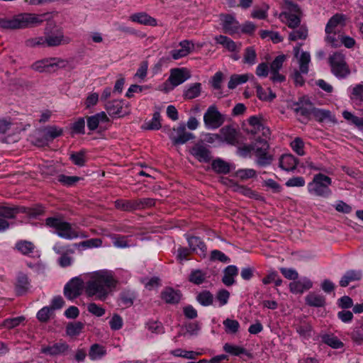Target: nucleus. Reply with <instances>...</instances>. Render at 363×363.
I'll return each mask as SVG.
<instances>
[{
  "instance_id": "45",
  "label": "nucleus",
  "mask_w": 363,
  "mask_h": 363,
  "mask_svg": "<svg viewBox=\"0 0 363 363\" xmlns=\"http://www.w3.org/2000/svg\"><path fill=\"white\" fill-rule=\"evenodd\" d=\"M196 301L203 306H208L213 302V294L207 290H204L199 293L196 296Z\"/></svg>"
},
{
  "instance_id": "55",
  "label": "nucleus",
  "mask_w": 363,
  "mask_h": 363,
  "mask_svg": "<svg viewBox=\"0 0 363 363\" xmlns=\"http://www.w3.org/2000/svg\"><path fill=\"white\" fill-rule=\"evenodd\" d=\"M146 328L149 331L155 334H162L164 332L162 324L157 320H149L146 323Z\"/></svg>"
},
{
  "instance_id": "53",
  "label": "nucleus",
  "mask_w": 363,
  "mask_h": 363,
  "mask_svg": "<svg viewBox=\"0 0 363 363\" xmlns=\"http://www.w3.org/2000/svg\"><path fill=\"white\" fill-rule=\"evenodd\" d=\"M342 116L345 120L351 122L359 129H363V118L357 117L347 111L342 112Z\"/></svg>"
},
{
  "instance_id": "2",
  "label": "nucleus",
  "mask_w": 363,
  "mask_h": 363,
  "mask_svg": "<svg viewBox=\"0 0 363 363\" xmlns=\"http://www.w3.org/2000/svg\"><path fill=\"white\" fill-rule=\"evenodd\" d=\"M43 15L22 13L12 18H0V28L4 29H24L40 25L43 23Z\"/></svg>"
},
{
  "instance_id": "59",
  "label": "nucleus",
  "mask_w": 363,
  "mask_h": 363,
  "mask_svg": "<svg viewBox=\"0 0 363 363\" xmlns=\"http://www.w3.org/2000/svg\"><path fill=\"white\" fill-rule=\"evenodd\" d=\"M330 111L313 107L312 114L318 121H323L330 117Z\"/></svg>"
},
{
  "instance_id": "56",
  "label": "nucleus",
  "mask_w": 363,
  "mask_h": 363,
  "mask_svg": "<svg viewBox=\"0 0 363 363\" xmlns=\"http://www.w3.org/2000/svg\"><path fill=\"white\" fill-rule=\"evenodd\" d=\"M81 178L77 176H67L65 174H60L57 177L58 182L67 186H73Z\"/></svg>"
},
{
  "instance_id": "60",
  "label": "nucleus",
  "mask_w": 363,
  "mask_h": 363,
  "mask_svg": "<svg viewBox=\"0 0 363 363\" xmlns=\"http://www.w3.org/2000/svg\"><path fill=\"white\" fill-rule=\"evenodd\" d=\"M211 260H218L223 263H229L230 262V259L227 255H225L223 252L218 250H214L211 251Z\"/></svg>"
},
{
  "instance_id": "57",
  "label": "nucleus",
  "mask_w": 363,
  "mask_h": 363,
  "mask_svg": "<svg viewBox=\"0 0 363 363\" xmlns=\"http://www.w3.org/2000/svg\"><path fill=\"white\" fill-rule=\"evenodd\" d=\"M256 91L257 96L260 100L272 101L276 98V94L273 93L270 89H269V95H267L266 91L260 85H257Z\"/></svg>"
},
{
  "instance_id": "6",
  "label": "nucleus",
  "mask_w": 363,
  "mask_h": 363,
  "mask_svg": "<svg viewBox=\"0 0 363 363\" xmlns=\"http://www.w3.org/2000/svg\"><path fill=\"white\" fill-rule=\"evenodd\" d=\"M45 223L48 226L55 228L56 233L60 238L72 240L79 236L78 233L72 228L69 223L65 222L60 218L50 217L45 220Z\"/></svg>"
},
{
  "instance_id": "62",
  "label": "nucleus",
  "mask_w": 363,
  "mask_h": 363,
  "mask_svg": "<svg viewBox=\"0 0 363 363\" xmlns=\"http://www.w3.org/2000/svg\"><path fill=\"white\" fill-rule=\"evenodd\" d=\"M160 128V114L159 112H155L152 120L147 123L146 129L158 130Z\"/></svg>"
},
{
  "instance_id": "32",
  "label": "nucleus",
  "mask_w": 363,
  "mask_h": 363,
  "mask_svg": "<svg viewBox=\"0 0 363 363\" xmlns=\"http://www.w3.org/2000/svg\"><path fill=\"white\" fill-rule=\"evenodd\" d=\"M297 162L292 155H284L279 159V167L286 172L293 171L296 168Z\"/></svg>"
},
{
  "instance_id": "28",
  "label": "nucleus",
  "mask_w": 363,
  "mask_h": 363,
  "mask_svg": "<svg viewBox=\"0 0 363 363\" xmlns=\"http://www.w3.org/2000/svg\"><path fill=\"white\" fill-rule=\"evenodd\" d=\"M223 277L222 278L223 283L230 286L235 284V277L238 274V268L235 265H229L223 270Z\"/></svg>"
},
{
  "instance_id": "17",
  "label": "nucleus",
  "mask_w": 363,
  "mask_h": 363,
  "mask_svg": "<svg viewBox=\"0 0 363 363\" xmlns=\"http://www.w3.org/2000/svg\"><path fill=\"white\" fill-rule=\"evenodd\" d=\"M186 238L192 252L196 253L201 257L206 256L207 247L199 237L186 235Z\"/></svg>"
},
{
  "instance_id": "48",
  "label": "nucleus",
  "mask_w": 363,
  "mask_h": 363,
  "mask_svg": "<svg viewBox=\"0 0 363 363\" xmlns=\"http://www.w3.org/2000/svg\"><path fill=\"white\" fill-rule=\"evenodd\" d=\"M16 248L25 255H29L33 252L34 245L31 242L21 240L16 244Z\"/></svg>"
},
{
  "instance_id": "13",
  "label": "nucleus",
  "mask_w": 363,
  "mask_h": 363,
  "mask_svg": "<svg viewBox=\"0 0 363 363\" xmlns=\"http://www.w3.org/2000/svg\"><path fill=\"white\" fill-rule=\"evenodd\" d=\"M84 288V281L79 277L72 278L66 284L64 288V294L69 300L78 297Z\"/></svg>"
},
{
  "instance_id": "18",
  "label": "nucleus",
  "mask_w": 363,
  "mask_h": 363,
  "mask_svg": "<svg viewBox=\"0 0 363 363\" xmlns=\"http://www.w3.org/2000/svg\"><path fill=\"white\" fill-rule=\"evenodd\" d=\"M63 130L57 126H48L44 129V135L41 139H37L35 144L38 146L47 145L49 142L62 135Z\"/></svg>"
},
{
  "instance_id": "23",
  "label": "nucleus",
  "mask_w": 363,
  "mask_h": 363,
  "mask_svg": "<svg viewBox=\"0 0 363 363\" xmlns=\"http://www.w3.org/2000/svg\"><path fill=\"white\" fill-rule=\"evenodd\" d=\"M294 112L306 118H309L312 114L313 109V105L311 102L308 100L301 99L298 102L294 104Z\"/></svg>"
},
{
  "instance_id": "8",
  "label": "nucleus",
  "mask_w": 363,
  "mask_h": 363,
  "mask_svg": "<svg viewBox=\"0 0 363 363\" xmlns=\"http://www.w3.org/2000/svg\"><path fill=\"white\" fill-rule=\"evenodd\" d=\"M67 62L61 58L50 57L45 58L34 62L31 67L38 72H55L59 69L64 68Z\"/></svg>"
},
{
  "instance_id": "27",
  "label": "nucleus",
  "mask_w": 363,
  "mask_h": 363,
  "mask_svg": "<svg viewBox=\"0 0 363 363\" xmlns=\"http://www.w3.org/2000/svg\"><path fill=\"white\" fill-rule=\"evenodd\" d=\"M130 19L133 22L145 26H156L157 25V20L145 12L133 13L130 16Z\"/></svg>"
},
{
  "instance_id": "21",
  "label": "nucleus",
  "mask_w": 363,
  "mask_h": 363,
  "mask_svg": "<svg viewBox=\"0 0 363 363\" xmlns=\"http://www.w3.org/2000/svg\"><path fill=\"white\" fill-rule=\"evenodd\" d=\"M191 77L189 72L185 68H175L171 70L168 81L173 86H179Z\"/></svg>"
},
{
  "instance_id": "30",
  "label": "nucleus",
  "mask_w": 363,
  "mask_h": 363,
  "mask_svg": "<svg viewBox=\"0 0 363 363\" xmlns=\"http://www.w3.org/2000/svg\"><path fill=\"white\" fill-rule=\"evenodd\" d=\"M312 286V281L307 278L289 284L290 291L295 294L303 293L304 291L310 289Z\"/></svg>"
},
{
  "instance_id": "36",
  "label": "nucleus",
  "mask_w": 363,
  "mask_h": 363,
  "mask_svg": "<svg viewBox=\"0 0 363 363\" xmlns=\"http://www.w3.org/2000/svg\"><path fill=\"white\" fill-rule=\"evenodd\" d=\"M201 92V84L196 82L190 84L184 91L183 96L185 99H193L198 97Z\"/></svg>"
},
{
  "instance_id": "61",
  "label": "nucleus",
  "mask_w": 363,
  "mask_h": 363,
  "mask_svg": "<svg viewBox=\"0 0 363 363\" xmlns=\"http://www.w3.org/2000/svg\"><path fill=\"white\" fill-rule=\"evenodd\" d=\"M305 184L306 181L304 178L300 176H297L289 179L286 182L285 185L287 187H302L305 186Z\"/></svg>"
},
{
  "instance_id": "9",
  "label": "nucleus",
  "mask_w": 363,
  "mask_h": 363,
  "mask_svg": "<svg viewBox=\"0 0 363 363\" xmlns=\"http://www.w3.org/2000/svg\"><path fill=\"white\" fill-rule=\"evenodd\" d=\"M225 121V116L220 113L214 105L210 106L203 115V123L208 130L220 128Z\"/></svg>"
},
{
  "instance_id": "19",
  "label": "nucleus",
  "mask_w": 363,
  "mask_h": 363,
  "mask_svg": "<svg viewBox=\"0 0 363 363\" xmlns=\"http://www.w3.org/2000/svg\"><path fill=\"white\" fill-rule=\"evenodd\" d=\"M69 349V345L65 342H58L52 345H48L41 348V353L50 356L66 355Z\"/></svg>"
},
{
  "instance_id": "64",
  "label": "nucleus",
  "mask_w": 363,
  "mask_h": 363,
  "mask_svg": "<svg viewBox=\"0 0 363 363\" xmlns=\"http://www.w3.org/2000/svg\"><path fill=\"white\" fill-rule=\"evenodd\" d=\"M88 311L96 317H101L105 314V309L95 303H90L87 306Z\"/></svg>"
},
{
  "instance_id": "41",
  "label": "nucleus",
  "mask_w": 363,
  "mask_h": 363,
  "mask_svg": "<svg viewBox=\"0 0 363 363\" xmlns=\"http://www.w3.org/2000/svg\"><path fill=\"white\" fill-rule=\"evenodd\" d=\"M322 341L334 349L342 348L344 345L343 342L336 336L332 334H326L322 336Z\"/></svg>"
},
{
  "instance_id": "1",
  "label": "nucleus",
  "mask_w": 363,
  "mask_h": 363,
  "mask_svg": "<svg viewBox=\"0 0 363 363\" xmlns=\"http://www.w3.org/2000/svg\"><path fill=\"white\" fill-rule=\"evenodd\" d=\"M116 286V280L108 272L99 271L94 273L86 281L84 289L88 297L104 301L112 289Z\"/></svg>"
},
{
  "instance_id": "16",
  "label": "nucleus",
  "mask_w": 363,
  "mask_h": 363,
  "mask_svg": "<svg viewBox=\"0 0 363 363\" xmlns=\"http://www.w3.org/2000/svg\"><path fill=\"white\" fill-rule=\"evenodd\" d=\"M223 31L229 35L238 33L240 30V24L235 18L230 14H220Z\"/></svg>"
},
{
  "instance_id": "46",
  "label": "nucleus",
  "mask_w": 363,
  "mask_h": 363,
  "mask_svg": "<svg viewBox=\"0 0 363 363\" xmlns=\"http://www.w3.org/2000/svg\"><path fill=\"white\" fill-rule=\"evenodd\" d=\"M113 245L117 248H125L130 247L128 241V237L118 235V234H111L109 235Z\"/></svg>"
},
{
  "instance_id": "5",
  "label": "nucleus",
  "mask_w": 363,
  "mask_h": 363,
  "mask_svg": "<svg viewBox=\"0 0 363 363\" xmlns=\"http://www.w3.org/2000/svg\"><path fill=\"white\" fill-rule=\"evenodd\" d=\"M269 145L262 138L252 143V152L256 157L255 163L259 167H267L272 162L273 156L269 153Z\"/></svg>"
},
{
  "instance_id": "24",
  "label": "nucleus",
  "mask_w": 363,
  "mask_h": 363,
  "mask_svg": "<svg viewBox=\"0 0 363 363\" xmlns=\"http://www.w3.org/2000/svg\"><path fill=\"white\" fill-rule=\"evenodd\" d=\"M179 46L181 48L171 51V55L174 60H178L188 55L194 49V44L187 40L181 41Z\"/></svg>"
},
{
  "instance_id": "44",
  "label": "nucleus",
  "mask_w": 363,
  "mask_h": 363,
  "mask_svg": "<svg viewBox=\"0 0 363 363\" xmlns=\"http://www.w3.org/2000/svg\"><path fill=\"white\" fill-rule=\"evenodd\" d=\"M243 63L253 65L257 62V53L254 47H247L244 50Z\"/></svg>"
},
{
  "instance_id": "58",
  "label": "nucleus",
  "mask_w": 363,
  "mask_h": 363,
  "mask_svg": "<svg viewBox=\"0 0 363 363\" xmlns=\"http://www.w3.org/2000/svg\"><path fill=\"white\" fill-rule=\"evenodd\" d=\"M224 350L233 355L239 356L242 354H245L246 350L245 348L236 345H233L228 343H226L223 347Z\"/></svg>"
},
{
  "instance_id": "10",
  "label": "nucleus",
  "mask_w": 363,
  "mask_h": 363,
  "mask_svg": "<svg viewBox=\"0 0 363 363\" xmlns=\"http://www.w3.org/2000/svg\"><path fill=\"white\" fill-rule=\"evenodd\" d=\"M52 27H54L52 23H48L45 28L44 35L47 37V47H56L68 44L70 41L69 38L65 37L60 29L52 30Z\"/></svg>"
},
{
  "instance_id": "4",
  "label": "nucleus",
  "mask_w": 363,
  "mask_h": 363,
  "mask_svg": "<svg viewBox=\"0 0 363 363\" xmlns=\"http://www.w3.org/2000/svg\"><path fill=\"white\" fill-rule=\"evenodd\" d=\"M328 63L332 74L339 79L347 78L351 73L345 55L341 52H335L330 55Z\"/></svg>"
},
{
  "instance_id": "33",
  "label": "nucleus",
  "mask_w": 363,
  "mask_h": 363,
  "mask_svg": "<svg viewBox=\"0 0 363 363\" xmlns=\"http://www.w3.org/2000/svg\"><path fill=\"white\" fill-rule=\"evenodd\" d=\"M221 135L225 142L230 145H235L238 142L237 131L230 125L223 127L220 130Z\"/></svg>"
},
{
  "instance_id": "47",
  "label": "nucleus",
  "mask_w": 363,
  "mask_h": 363,
  "mask_svg": "<svg viewBox=\"0 0 363 363\" xmlns=\"http://www.w3.org/2000/svg\"><path fill=\"white\" fill-rule=\"evenodd\" d=\"M225 331L228 334H235L239 331L240 323L238 320L230 318H226L223 322Z\"/></svg>"
},
{
  "instance_id": "38",
  "label": "nucleus",
  "mask_w": 363,
  "mask_h": 363,
  "mask_svg": "<svg viewBox=\"0 0 363 363\" xmlns=\"http://www.w3.org/2000/svg\"><path fill=\"white\" fill-rule=\"evenodd\" d=\"M215 40L230 52H235L238 48L236 43L227 36L222 35L216 36Z\"/></svg>"
},
{
  "instance_id": "20",
  "label": "nucleus",
  "mask_w": 363,
  "mask_h": 363,
  "mask_svg": "<svg viewBox=\"0 0 363 363\" xmlns=\"http://www.w3.org/2000/svg\"><path fill=\"white\" fill-rule=\"evenodd\" d=\"M190 153L200 162H208L211 160V151L201 143H196L190 150Z\"/></svg>"
},
{
  "instance_id": "3",
  "label": "nucleus",
  "mask_w": 363,
  "mask_h": 363,
  "mask_svg": "<svg viewBox=\"0 0 363 363\" xmlns=\"http://www.w3.org/2000/svg\"><path fill=\"white\" fill-rule=\"evenodd\" d=\"M332 179L330 177L322 173H318L315 174L312 181L308 183V192L313 196L327 199L332 195V191L330 189Z\"/></svg>"
},
{
  "instance_id": "51",
  "label": "nucleus",
  "mask_w": 363,
  "mask_h": 363,
  "mask_svg": "<svg viewBox=\"0 0 363 363\" xmlns=\"http://www.w3.org/2000/svg\"><path fill=\"white\" fill-rule=\"evenodd\" d=\"M171 354L174 357H183L188 359H195L201 353L194 351H186L182 349H176L171 352Z\"/></svg>"
},
{
  "instance_id": "11",
  "label": "nucleus",
  "mask_w": 363,
  "mask_h": 363,
  "mask_svg": "<svg viewBox=\"0 0 363 363\" xmlns=\"http://www.w3.org/2000/svg\"><path fill=\"white\" fill-rule=\"evenodd\" d=\"M298 62L299 69L294 71L292 77L296 85L302 86L305 83L303 74H307L309 71L310 53L308 52H302Z\"/></svg>"
},
{
  "instance_id": "26",
  "label": "nucleus",
  "mask_w": 363,
  "mask_h": 363,
  "mask_svg": "<svg viewBox=\"0 0 363 363\" xmlns=\"http://www.w3.org/2000/svg\"><path fill=\"white\" fill-rule=\"evenodd\" d=\"M161 298L167 303L177 304L181 300L182 293L172 287H167L162 291Z\"/></svg>"
},
{
  "instance_id": "15",
  "label": "nucleus",
  "mask_w": 363,
  "mask_h": 363,
  "mask_svg": "<svg viewBox=\"0 0 363 363\" xmlns=\"http://www.w3.org/2000/svg\"><path fill=\"white\" fill-rule=\"evenodd\" d=\"M53 250L61 256L58 259V264L62 267H67L71 266L73 263V258L68 255V253H74L72 249L69 248L68 246H62L57 243L53 247Z\"/></svg>"
},
{
  "instance_id": "7",
  "label": "nucleus",
  "mask_w": 363,
  "mask_h": 363,
  "mask_svg": "<svg viewBox=\"0 0 363 363\" xmlns=\"http://www.w3.org/2000/svg\"><path fill=\"white\" fill-rule=\"evenodd\" d=\"M286 6L288 11L280 13L281 21L285 23L289 28H296L300 26L301 11L297 4L289 0L286 1Z\"/></svg>"
},
{
  "instance_id": "34",
  "label": "nucleus",
  "mask_w": 363,
  "mask_h": 363,
  "mask_svg": "<svg viewBox=\"0 0 363 363\" xmlns=\"http://www.w3.org/2000/svg\"><path fill=\"white\" fill-rule=\"evenodd\" d=\"M29 281L28 277L24 274H19L16 284V292L17 295L25 294L29 288Z\"/></svg>"
},
{
  "instance_id": "42",
  "label": "nucleus",
  "mask_w": 363,
  "mask_h": 363,
  "mask_svg": "<svg viewBox=\"0 0 363 363\" xmlns=\"http://www.w3.org/2000/svg\"><path fill=\"white\" fill-rule=\"evenodd\" d=\"M86 150H82L79 152H73L69 155V159L77 166L83 167L85 165L86 159Z\"/></svg>"
},
{
  "instance_id": "31",
  "label": "nucleus",
  "mask_w": 363,
  "mask_h": 363,
  "mask_svg": "<svg viewBox=\"0 0 363 363\" xmlns=\"http://www.w3.org/2000/svg\"><path fill=\"white\" fill-rule=\"evenodd\" d=\"M345 16L341 13H336L333 15L328 21L325 26V32H330V30L336 31L339 26H344L345 24Z\"/></svg>"
},
{
  "instance_id": "35",
  "label": "nucleus",
  "mask_w": 363,
  "mask_h": 363,
  "mask_svg": "<svg viewBox=\"0 0 363 363\" xmlns=\"http://www.w3.org/2000/svg\"><path fill=\"white\" fill-rule=\"evenodd\" d=\"M305 300L306 304L310 306L322 307L325 304V298L324 296L316 293L308 294L306 296Z\"/></svg>"
},
{
  "instance_id": "43",
  "label": "nucleus",
  "mask_w": 363,
  "mask_h": 363,
  "mask_svg": "<svg viewBox=\"0 0 363 363\" xmlns=\"http://www.w3.org/2000/svg\"><path fill=\"white\" fill-rule=\"evenodd\" d=\"M106 354V351L103 346L94 344L90 348L89 357L91 360H97L102 358Z\"/></svg>"
},
{
  "instance_id": "49",
  "label": "nucleus",
  "mask_w": 363,
  "mask_h": 363,
  "mask_svg": "<svg viewBox=\"0 0 363 363\" xmlns=\"http://www.w3.org/2000/svg\"><path fill=\"white\" fill-rule=\"evenodd\" d=\"M325 41L333 48H339L341 46L340 36L342 35L337 34L336 31L330 30L325 32Z\"/></svg>"
},
{
  "instance_id": "29",
  "label": "nucleus",
  "mask_w": 363,
  "mask_h": 363,
  "mask_svg": "<svg viewBox=\"0 0 363 363\" xmlns=\"http://www.w3.org/2000/svg\"><path fill=\"white\" fill-rule=\"evenodd\" d=\"M362 277V270L351 269L347 271L340 281L342 287H346L351 281H359Z\"/></svg>"
},
{
  "instance_id": "37",
  "label": "nucleus",
  "mask_w": 363,
  "mask_h": 363,
  "mask_svg": "<svg viewBox=\"0 0 363 363\" xmlns=\"http://www.w3.org/2000/svg\"><path fill=\"white\" fill-rule=\"evenodd\" d=\"M207 278L206 273L201 269H194L189 276V281L196 285L202 284Z\"/></svg>"
},
{
  "instance_id": "22",
  "label": "nucleus",
  "mask_w": 363,
  "mask_h": 363,
  "mask_svg": "<svg viewBox=\"0 0 363 363\" xmlns=\"http://www.w3.org/2000/svg\"><path fill=\"white\" fill-rule=\"evenodd\" d=\"M124 102L122 100L108 101L106 103V109L111 116L123 117L127 114V111L123 107Z\"/></svg>"
},
{
  "instance_id": "40",
  "label": "nucleus",
  "mask_w": 363,
  "mask_h": 363,
  "mask_svg": "<svg viewBox=\"0 0 363 363\" xmlns=\"http://www.w3.org/2000/svg\"><path fill=\"white\" fill-rule=\"evenodd\" d=\"M212 169L218 174H228L230 172L229 164L224 160L218 158L214 160L211 164Z\"/></svg>"
},
{
  "instance_id": "39",
  "label": "nucleus",
  "mask_w": 363,
  "mask_h": 363,
  "mask_svg": "<svg viewBox=\"0 0 363 363\" xmlns=\"http://www.w3.org/2000/svg\"><path fill=\"white\" fill-rule=\"evenodd\" d=\"M250 78V74H233L230 77V79L228 82V87L230 89H234L238 85L244 84L248 81Z\"/></svg>"
},
{
  "instance_id": "63",
  "label": "nucleus",
  "mask_w": 363,
  "mask_h": 363,
  "mask_svg": "<svg viewBox=\"0 0 363 363\" xmlns=\"http://www.w3.org/2000/svg\"><path fill=\"white\" fill-rule=\"evenodd\" d=\"M285 60L286 57L284 55H281L276 57L270 64V72L279 71L281 69Z\"/></svg>"
},
{
  "instance_id": "52",
  "label": "nucleus",
  "mask_w": 363,
  "mask_h": 363,
  "mask_svg": "<svg viewBox=\"0 0 363 363\" xmlns=\"http://www.w3.org/2000/svg\"><path fill=\"white\" fill-rule=\"evenodd\" d=\"M296 332L299 335L305 339L311 336L312 327L308 323H301L296 327Z\"/></svg>"
},
{
  "instance_id": "54",
  "label": "nucleus",
  "mask_w": 363,
  "mask_h": 363,
  "mask_svg": "<svg viewBox=\"0 0 363 363\" xmlns=\"http://www.w3.org/2000/svg\"><path fill=\"white\" fill-rule=\"evenodd\" d=\"M84 328V324L81 322L69 323L66 328L67 334L69 336L79 335Z\"/></svg>"
},
{
  "instance_id": "14",
  "label": "nucleus",
  "mask_w": 363,
  "mask_h": 363,
  "mask_svg": "<svg viewBox=\"0 0 363 363\" xmlns=\"http://www.w3.org/2000/svg\"><path fill=\"white\" fill-rule=\"evenodd\" d=\"M19 212V208L17 207L0 206V232L5 231L9 228L10 225L7 219L16 218Z\"/></svg>"
},
{
  "instance_id": "12",
  "label": "nucleus",
  "mask_w": 363,
  "mask_h": 363,
  "mask_svg": "<svg viewBox=\"0 0 363 363\" xmlns=\"http://www.w3.org/2000/svg\"><path fill=\"white\" fill-rule=\"evenodd\" d=\"M169 138L175 145H183L194 138V135L187 132L186 125L184 123L179 124L177 128L169 130Z\"/></svg>"
},
{
  "instance_id": "25",
  "label": "nucleus",
  "mask_w": 363,
  "mask_h": 363,
  "mask_svg": "<svg viewBox=\"0 0 363 363\" xmlns=\"http://www.w3.org/2000/svg\"><path fill=\"white\" fill-rule=\"evenodd\" d=\"M348 96L355 104L363 103V82L348 87Z\"/></svg>"
},
{
  "instance_id": "50",
  "label": "nucleus",
  "mask_w": 363,
  "mask_h": 363,
  "mask_svg": "<svg viewBox=\"0 0 363 363\" xmlns=\"http://www.w3.org/2000/svg\"><path fill=\"white\" fill-rule=\"evenodd\" d=\"M308 36V30L304 26H301L298 29L291 31L289 35V40L296 41L297 40H305Z\"/></svg>"
}]
</instances>
